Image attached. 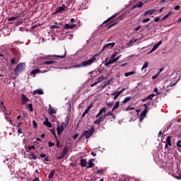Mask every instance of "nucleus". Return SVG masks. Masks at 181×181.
Segmentation results:
<instances>
[{
  "instance_id": "obj_1",
  "label": "nucleus",
  "mask_w": 181,
  "mask_h": 181,
  "mask_svg": "<svg viewBox=\"0 0 181 181\" xmlns=\"http://www.w3.org/2000/svg\"><path fill=\"white\" fill-rule=\"evenodd\" d=\"M106 111L107 107H103L99 110V112L96 115V118H98V117L99 118L94 122L95 125H100V124H101V122L105 119V117L108 116V114H105Z\"/></svg>"
},
{
  "instance_id": "obj_2",
  "label": "nucleus",
  "mask_w": 181,
  "mask_h": 181,
  "mask_svg": "<svg viewBox=\"0 0 181 181\" xmlns=\"http://www.w3.org/2000/svg\"><path fill=\"white\" fill-rule=\"evenodd\" d=\"M97 57H98V54H95L91 57L89 59L83 62L81 64H76L72 66L73 69L80 68V67H87V66H91L94 62L97 60Z\"/></svg>"
},
{
  "instance_id": "obj_3",
  "label": "nucleus",
  "mask_w": 181,
  "mask_h": 181,
  "mask_svg": "<svg viewBox=\"0 0 181 181\" xmlns=\"http://www.w3.org/2000/svg\"><path fill=\"white\" fill-rule=\"evenodd\" d=\"M118 54V52H115L111 55L110 59L108 60V58H107L105 60V65L110 66V64H114L115 62H118V60L121 59V55L117 56Z\"/></svg>"
},
{
  "instance_id": "obj_4",
  "label": "nucleus",
  "mask_w": 181,
  "mask_h": 181,
  "mask_svg": "<svg viewBox=\"0 0 181 181\" xmlns=\"http://www.w3.org/2000/svg\"><path fill=\"white\" fill-rule=\"evenodd\" d=\"M67 125H69V117H66L65 122H62L61 124V125L57 127V134L61 135L62 132H63V131H64V129H66Z\"/></svg>"
},
{
  "instance_id": "obj_5",
  "label": "nucleus",
  "mask_w": 181,
  "mask_h": 181,
  "mask_svg": "<svg viewBox=\"0 0 181 181\" xmlns=\"http://www.w3.org/2000/svg\"><path fill=\"white\" fill-rule=\"evenodd\" d=\"M115 16H117L116 15H113L111 18H110L107 21H105L103 23V25L105 23H108V29H110V28H112V26H115V25H117L118 21L112 20V19H114V18H115Z\"/></svg>"
},
{
  "instance_id": "obj_6",
  "label": "nucleus",
  "mask_w": 181,
  "mask_h": 181,
  "mask_svg": "<svg viewBox=\"0 0 181 181\" xmlns=\"http://www.w3.org/2000/svg\"><path fill=\"white\" fill-rule=\"evenodd\" d=\"M95 129L93 127H90V130H85L82 133V136H85L86 139H88L90 136H93V134H94Z\"/></svg>"
},
{
  "instance_id": "obj_7",
  "label": "nucleus",
  "mask_w": 181,
  "mask_h": 181,
  "mask_svg": "<svg viewBox=\"0 0 181 181\" xmlns=\"http://www.w3.org/2000/svg\"><path fill=\"white\" fill-rule=\"evenodd\" d=\"M115 46V42L106 44L101 49L100 53H103V52H104V50L107 49H112V47H114Z\"/></svg>"
},
{
  "instance_id": "obj_8",
  "label": "nucleus",
  "mask_w": 181,
  "mask_h": 181,
  "mask_svg": "<svg viewBox=\"0 0 181 181\" xmlns=\"http://www.w3.org/2000/svg\"><path fill=\"white\" fill-rule=\"evenodd\" d=\"M67 152H69V148L64 147L63 149L61 156L57 157V159H64L66 155H67Z\"/></svg>"
},
{
  "instance_id": "obj_9",
  "label": "nucleus",
  "mask_w": 181,
  "mask_h": 181,
  "mask_svg": "<svg viewBox=\"0 0 181 181\" xmlns=\"http://www.w3.org/2000/svg\"><path fill=\"white\" fill-rule=\"evenodd\" d=\"M53 57H59L60 59H64L66 57V52L63 55H48L45 57L46 60H52Z\"/></svg>"
},
{
  "instance_id": "obj_10",
  "label": "nucleus",
  "mask_w": 181,
  "mask_h": 181,
  "mask_svg": "<svg viewBox=\"0 0 181 181\" xmlns=\"http://www.w3.org/2000/svg\"><path fill=\"white\" fill-rule=\"evenodd\" d=\"M25 69L24 64H19L15 69V73H19V71H22V70Z\"/></svg>"
},
{
  "instance_id": "obj_11",
  "label": "nucleus",
  "mask_w": 181,
  "mask_h": 181,
  "mask_svg": "<svg viewBox=\"0 0 181 181\" xmlns=\"http://www.w3.org/2000/svg\"><path fill=\"white\" fill-rule=\"evenodd\" d=\"M146 114H148V110L144 109L140 115V122H142V121H144V118L146 117Z\"/></svg>"
},
{
  "instance_id": "obj_12",
  "label": "nucleus",
  "mask_w": 181,
  "mask_h": 181,
  "mask_svg": "<svg viewBox=\"0 0 181 181\" xmlns=\"http://www.w3.org/2000/svg\"><path fill=\"white\" fill-rule=\"evenodd\" d=\"M155 13V9H149L144 12L143 16H147V15H153Z\"/></svg>"
},
{
  "instance_id": "obj_13",
  "label": "nucleus",
  "mask_w": 181,
  "mask_h": 181,
  "mask_svg": "<svg viewBox=\"0 0 181 181\" xmlns=\"http://www.w3.org/2000/svg\"><path fill=\"white\" fill-rule=\"evenodd\" d=\"M94 159H90L88 162V165L86 166V169H90V168H94Z\"/></svg>"
},
{
  "instance_id": "obj_14",
  "label": "nucleus",
  "mask_w": 181,
  "mask_h": 181,
  "mask_svg": "<svg viewBox=\"0 0 181 181\" xmlns=\"http://www.w3.org/2000/svg\"><path fill=\"white\" fill-rule=\"evenodd\" d=\"M36 94H39V95H42L45 94V93L42 89H37L33 92V95H36Z\"/></svg>"
},
{
  "instance_id": "obj_15",
  "label": "nucleus",
  "mask_w": 181,
  "mask_h": 181,
  "mask_svg": "<svg viewBox=\"0 0 181 181\" xmlns=\"http://www.w3.org/2000/svg\"><path fill=\"white\" fill-rule=\"evenodd\" d=\"M64 9H66V6H64V4H63L62 6L57 8L54 13H59V12H63Z\"/></svg>"
},
{
  "instance_id": "obj_16",
  "label": "nucleus",
  "mask_w": 181,
  "mask_h": 181,
  "mask_svg": "<svg viewBox=\"0 0 181 181\" xmlns=\"http://www.w3.org/2000/svg\"><path fill=\"white\" fill-rule=\"evenodd\" d=\"M48 114L49 115H53V114H56V110L54 109H53V107H52V105H49Z\"/></svg>"
},
{
  "instance_id": "obj_17",
  "label": "nucleus",
  "mask_w": 181,
  "mask_h": 181,
  "mask_svg": "<svg viewBox=\"0 0 181 181\" xmlns=\"http://www.w3.org/2000/svg\"><path fill=\"white\" fill-rule=\"evenodd\" d=\"M21 100H22V104H23V105H25V104H26V103H28V101H29V98H28V97H26V96L25 95V94H23V95H21Z\"/></svg>"
},
{
  "instance_id": "obj_18",
  "label": "nucleus",
  "mask_w": 181,
  "mask_h": 181,
  "mask_svg": "<svg viewBox=\"0 0 181 181\" xmlns=\"http://www.w3.org/2000/svg\"><path fill=\"white\" fill-rule=\"evenodd\" d=\"M136 40H135V38L130 40V41L128 43H127V47H131V46H134V43H136Z\"/></svg>"
},
{
  "instance_id": "obj_19",
  "label": "nucleus",
  "mask_w": 181,
  "mask_h": 181,
  "mask_svg": "<svg viewBox=\"0 0 181 181\" xmlns=\"http://www.w3.org/2000/svg\"><path fill=\"white\" fill-rule=\"evenodd\" d=\"M74 28H77V25L76 24H65V29H74Z\"/></svg>"
},
{
  "instance_id": "obj_20",
  "label": "nucleus",
  "mask_w": 181,
  "mask_h": 181,
  "mask_svg": "<svg viewBox=\"0 0 181 181\" xmlns=\"http://www.w3.org/2000/svg\"><path fill=\"white\" fill-rule=\"evenodd\" d=\"M43 125H46L48 128H52V123L49 122V119L47 117L45 118V121L43 122Z\"/></svg>"
},
{
  "instance_id": "obj_21",
  "label": "nucleus",
  "mask_w": 181,
  "mask_h": 181,
  "mask_svg": "<svg viewBox=\"0 0 181 181\" xmlns=\"http://www.w3.org/2000/svg\"><path fill=\"white\" fill-rule=\"evenodd\" d=\"M144 5V3L142 1H139L137 4H136L134 6H133L132 9H135V8H142Z\"/></svg>"
},
{
  "instance_id": "obj_22",
  "label": "nucleus",
  "mask_w": 181,
  "mask_h": 181,
  "mask_svg": "<svg viewBox=\"0 0 181 181\" xmlns=\"http://www.w3.org/2000/svg\"><path fill=\"white\" fill-rule=\"evenodd\" d=\"M120 95L121 93H119V91H115L114 93H111V95H114V100H117Z\"/></svg>"
},
{
  "instance_id": "obj_23",
  "label": "nucleus",
  "mask_w": 181,
  "mask_h": 181,
  "mask_svg": "<svg viewBox=\"0 0 181 181\" xmlns=\"http://www.w3.org/2000/svg\"><path fill=\"white\" fill-rule=\"evenodd\" d=\"M166 141V144L165 145L168 146H172V141L170 140V136H167L165 139Z\"/></svg>"
},
{
  "instance_id": "obj_24",
  "label": "nucleus",
  "mask_w": 181,
  "mask_h": 181,
  "mask_svg": "<svg viewBox=\"0 0 181 181\" xmlns=\"http://www.w3.org/2000/svg\"><path fill=\"white\" fill-rule=\"evenodd\" d=\"M149 66V63L148 62H145L141 68V71H146V69H148V67Z\"/></svg>"
},
{
  "instance_id": "obj_25",
  "label": "nucleus",
  "mask_w": 181,
  "mask_h": 181,
  "mask_svg": "<svg viewBox=\"0 0 181 181\" xmlns=\"http://www.w3.org/2000/svg\"><path fill=\"white\" fill-rule=\"evenodd\" d=\"M80 165H81V166L86 168V166H87V160L86 159H81Z\"/></svg>"
},
{
  "instance_id": "obj_26",
  "label": "nucleus",
  "mask_w": 181,
  "mask_h": 181,
  "mask_svg": "<svg viewBox=\"0 0 181 181\" xmlns=\"http://www.w3.org/2000/svg\"><path fill=\"white\" fill-rule=\"evenodd\" d=\"M39 73H42V71H40V70H39V69H35L30 72V74H31V76H33V77H35V75Z\"/></svg>"
},
{
  "instance_id": "obj_27",
  "label": "nucleus",
  "mask_w": 181,
  "mask_h": 181,
  "mask_svg": "<svg viewBox=\"0 0 181 181\" xmlns=\"http://www.w3.org/2000/svg\"><path fill=\"white\" fill-rule=\"evenodd\" d=\"M55 173H56V170H52L50 171L49 175H48V178H49V179H53V177L54 176V174H55Z\"/></svg>"
},
{
  "instance_id": "obj_28",
  "label": "nucleus",
  "mask_w": 181,
  "mask_h": 181,
  "mask_svg": "<svg viewBox=\"0 0 181 181\" xmlns=\"http://www.w3.org/2000/svg\"><path fill=\"white\" fill-rule=\"evenodd\" d=\"M119 107V101H117L115 103V106L113 107L112 111L114 112V111H115V110L118 109Z\"/></svg>"
},
{
  "instance_id": "obj_29",
  "label": "nucleus",
  "mask_w": 181,
  "mask_h": 181,
  "mask_svg": "<svg viewBox=\"0 0 181 181\" xmlns=\"http://www.w3.org/2000/svg\"><path fill=\"white\" fill-rule=\"evenodd\" d=\"M160 45H162V41H159L158 43H156L153 47V50H156V49H158V47H159V46H160Z\"/></svg>"
},
{
  "instance_id": "obj_30",
  "label": "nucleus",
  "mask_w": 181,
  "mask_h": 181,
  "mask_svg": "<svg viewBox=\"0 0 181 181\" xmlns=\"http://www.w3.org/2000/svg\"><path fill=\"white\" fill-rule=\"evenodd\" d=\"M28 158L35 160H36V156L33 154V153H30L28 154Z\"/></svg>"
},
{
  "instance_id": "obj_31",
  "label": "nucleus",
  "mask_w": 181,
  "mask_h": 181,
  "mask_svg": "<svg viewBox=\"0 0 181 181\" xmlns=\"http://www.w3.org/2000/svg\"><path fill=\"white\" fill-rule=\"evenodd\" d=\"M134 74H135V71H130V72H126V73L124 74V76H125V77H129V76H132V75H134Z\"/></svg>"
},
{
  "instance_id": "obj_32",
  "label": "nucleus",
  "mask_w": 181,
  "mask_h": 181,
  "mask_svg": "<svg viewBox=\"0 0 181 181\" xmlns=\"http://www.w3.org/2000/svg\"><path fill=\"white\" fill-rule=\"evenodd\" d=\"M129 101H131V97H126L122 101V103L127 104V103H129Z\"/></svg>"
},
{
  "instance_id": "obj_33",
  "label": "nucleus",
  "mask_w": 181,
  "mask_h": 181,
  "mask_svg": "<svg viewBox=\"0 0 181 181\" xmlns=\"http://www.w3.org/2000/svg\"><path fill=\"white\" fill-rule=\"evenodd\" d=\"M170 15H172V12L170 11L168 14H166L161 18V21H165V19H168V18H169Z\"/></svg>"
},
{
  "instance_id": "obj_34",
  "label": "nucleus",
  "mask_w": 181,
  "mask_h": 181,
  "mask_svg": "<svg viewBox=\"0 0 181 181\" xmlns=\"http://www.w3.org/2000/svg\"><path fill=\"white\" fill-rule=\"evenodd\" d=\"M43 64H45V65H52V64H54V61H45L44 62Z\"/></svg>"
},
{
  "instance_id": "obj_35",
  "label": "nucleus",
  "mask_w": 181,
  "mask_h": 181,
  "mask_svg": "<svg viewBox=\"0 0 181 181\" xmlns=\"http://www.w3.org/2000/svg\"><path fill=\"white\" fill-rule=\"evenodd\" d=\"M55 139H56L57 147L62 148V146H60V141H59V139L57 137L55 138Z\"/></svg>"
},
{
  "instance_id": "obj_36",
  "label": "nucleus",
  "mask_w": 181,
  "mask_h": 181,
  "mask_svg": "<svg viewBox=\"0 0 181 181\" xmlns=\"http://www.w3.org/2000/svg\"><path fill=\"white\" fill-rule=\"evenodd\" d=\"M55 139H56L57 147L62 148V146H60V141H59V139L57 137L55 138Z\"/></svg>"
},
{
  "instance_id": "obj_37",
  "label": "nucleus",
  "mask_w": 181,
  "mask_h": 181,
  "mask_svg": "<svg viewBox=\"0 0 181 181\" xmlns=\"http://www.w3.org/2000/svg\"><path fill=\"white\" fill-rule=\"evenodd\" d=\"M32 149L35 150V149H36V147H35V146H29L28 150H27V152H30V151H32Z\"/></svg>"
},
{
  "instance_id": "obj_38",
  "label": "nucleus",
  "mask_w": 181,
  "mask_h": 181,
  "mask_svg": "<svg viewBox=\"0 0 181 181\" xmlns=\"http://www.w3.org/2000/svg\"><path fill=\"white\" fill-rule=\"evenodd\" d=\"M104 170H98L95 172L98 175H104Z\"/></svg>"
},
{
  "instance_id": "obj_39",
  "label": "nucleus",
  "mask_w": 181,
  "mask_h": 181,
  "mask_svg": "<svg viewBox=\"0 0 181 181\" xmlns=\"http://www.w3.org/2000/svg\"><path fill=\"white\" fill-rule=\"evenodd\" d=\"M103 80H104V76H102L98 78V81H96V83H98V84L99 83H101V81H103Z\"/></svg>"
},
{
  "instance_id": "obj_40",
  "label": "nucleus",
  "mask_w": 181,
  "mask_h": 181,
  "mask_svg": "<svg viewBox=\"0 0 181 181\" xmlns=\"http://www.w3.org/2000/svg\"><path fill=\"white\" fill-rule=\"evenodd\" d=\"M28 110H30V111L32 112L33 111V106L32 105V104H28L27 105Z\"/></svg>"
},
{
  "instance_id": "obj_41",
  "label": "nucleus",
  "mask_w": 181,
  "mask_h": 181,
  "mask_svg": "<svg viewBox=\"0 0 181 181\" xmlns=\"http://www.w3.org/2000/svg\"><path fill=\"white\" fill-rule=\"evenodd\" d=\"M16 19H18V17H10L8 18V22H11V21H16Z\"/></svg>"
},
{
  "instance_id": "obj_42",
  "label": "nucleus",
  "mask_w": 181,
  "mask_h": 181,
  "mask_svg": "<svg viewBox=\"0 0 181 181\" xmlns=\"http://www.w3.org/2000/svg\"><path fill=\"white\" fill-rule=\"evenodd\" d=\"M149 21H151V18H144V19L142 20V23H146L148 22H149Z\"/></svg>"
},
{
  "instance_id": "obj_43",
  "label": "nucleus",
  "mask_w": 181,
  "mask_h": 181,
  "mask_svg": "<svg viewBox=\"0 0 181 181\" xmlns=\"http://www.w3.org/2000/svg\"><path fill=\"white\" fill-rule=\"evenodd\" d=\"M155 97V94H151L147 97V100H153Z\"/></svg>"
},
{
  "instance_id": "obj_44",
  "label": "nucleus",
  "mask_w": 181,
  "mask_h": 181,
  "mask_svg": "<svg viewBox=\"0 0 181 181\" xmlns=\"http://www.w3.org/2000/svg\"><path fill=\"white\" fill-rule=\"evenodd\" d=\"M88 110L86 109V110L83 112V113L82 114V117L84 118L86 117V114H88Z\"/></svg>"
},
{
  "instance_id": "obj_45",
  "label": "nucleus",
  "mask_w": 181,
  "mask_h": 181,
  "mask_svg": "<svg viewBox=\"0 0 181 181\" xmlns=\"http://www.w3.org/2000/svg\"><path fill=\"white\" fill-rule=\"evenodd\" d=\"M49 29H51L52 30H54V29H59V26L58 25H52Z\"/></svg>"
},
{
  "instance_id": "obj_46",
  "label": "nucleus",
  "mask_w": 181,
  "mask_h": 181,
  "mask_svg": "<svg viewBox=\"0 0 181 181\" xmlns=\"http://www.w3.org/2000/svg\"><path fill=\"white\" fill-rule=\"evenodd\" d=\"M48 146H49V148H52V146H54V143L52 141L48 142Z\"/></svg>"
},
{
  "instance_id": "obj_47",
  "label": "nucleus",
  "mask_w": 181,
  "mask_h": 181,
  "mask_svg": "<svg viewBox=\"0 0 181 181\" xmlns=\"http://www.w3.org/2000/svg\"><path fill=\"white\" fill-rule=\"evenodd\" d=\"M33 128H37V123L36 121H33Z\"/></svg>"
},
{
  "instance_id": "obj_48",
  "label": "nucleus",
  "mask_w": 181,
  "mask_h": 181,
  "mask_svg": "<svg viewBox=\"0 0 181 181\" xmlns=\"http://www.w3.org/2000/svg\"><path fill=\"white\" fill-rule=\"evenodd\" d=\"M176 145L178 148H181V141H177Z\"/></svg>"
},
{
  "instance_id": "obj_49",
  "label": "nucleus",
  "mask_w": 181,
  "mask_h": 181,
  "mask_svg": "<svg viewBox=\"0 0 181 181\" xmlns=\"http://www.w3.org/2000/svg\"><path fill=\"white\" fill-rule=\"evenodd\" d=\"M131 110H135V107H132L131 106H128L127 108H126V111H129Z\"/></svg>"
},
{
  "instance_id": "obj_50",
  "label": "nucleus",
  "mask_w": 181,
  "mask_h": 181,
  "mask_svg": "<svg viewBox=\"0 0 181 181\" xmlns=\"http://www.w3.org/2000/svg\"><path fill=\"white\" fill-rule=\"evenodd\" d=\"M125 18V15H122L121 16H119V18H118V20L119 21H122L124 18Z\"/></svg>"
},
{
  "instance_id": "obj_51",
  "label": "nucleus",
  "mask_w": 181,
  "mask_h": 181,
  "mask_svg": "<svg viewBox=\"0 0 181 181\" xmlns=\"http://www.w3.org/2000/svg\"><path fill=\"white\" fill-rule=\"evenodd\" d=\"M158 76H159V73L157 74H156V75H153V76H152V79H153V80H155V78H158Z\"/></svg>"
},
{
  "instance_id": "obj_52",
  "label": "nucleus",
  "mask_w": 181,
  "mask_h": 181,
  "mask_svg": "<svg viewBox=\"0 0 181 181\" xmlns=\"http://www.w3.org/2000/svg\"><path fill=\"white\" fill-rule=\"evenodd\" d=\"M51 132H52V135L54 136V138H57V135H56V132L54 130H52Z\"/></svg>"
},
{
  "instance_id": "obj_53",
  "label": "nucleus",
  "mask_w": 181,
  "mask_h": 181,
  "mask_svg": "<svg viewBox=\"0 0 181 181\" xmlns=\"http://www.w3.org/2000/svg\"><path fill=\"white\" fill-rule=\"evenodd\" d=\"M141 26L139 25L138 27L134 28L135 32H138V30H139V29H141Z\"/></svg>"
},
{
  "instance_id": "obj_54",
  "label": "nucleus",
  "mask_w": 181,
  "mask_h": 181,
  "mask_svg": "<svg viewBox=\"0 0 181 181\" xmlns=\"http://www.w3.org/2000/svg\"><path fill=\"white\" fill-rule=\"evenodd\" d=\"M175 11H179L180 9V6H176L175 8H174Z\"/></svg>"
},
{
  "instance_id": "obj_55",
  "label": "nucleus",
  "mask_w": 181,
  "mask_h": 181,
  "mask_svg": "<svg viewBox=\"0 0 181 181\" xmlns=\"http://www.w3.org/2000/svg\"><path fill=\"white\" fill-rule=\"evenodd\" d=\"M158 21H160V18L159 17H156L154 18V22H158Z\"/></svg>"
},
{
  "instance_id": "obj_56",
  "label": "nucleus",
  "mask_w": 181,
  "mask_h": 181,
  "mask_svg": "<svg viewBox=\"0 0 181 181\" xmlns=\"http://www.w3.org/2000/svg\"><path fill=\"white\" fill-rule=\"evenodd\" d=\"M97 84H98V82L96 81V82L92 83V84L90 85V87H94V86H97Z\"/></svg>"
},
{
  "instance_id": "obj_57",
  "label": "nucleus",
  "mask_w": 181,
  "mask_h": 181,
  "mask_svg": "<svg viewBox=\"0 0 181 181\" xmlns=\"http://www.w3.org/2000/svg\"><path fill=\"white\" fill-rule=\"evenodd\" d=\"M106 105H107V107H112V103H106Z\"/></svg>"
},
{
  "instance_id": "obj_58",
  "label": "nucleus",
  "mask_w": 181,
  "mask_h": 181,
  "mask_svg": "<svg viewBox=\"0 0 181 181\" xmlns=\"http://www.w3.org/2000/svg\"><path fill=\"white\" fill-rule=\"evenodd\" d=\"M15 62H16L15 59H12L11 61V64H15Z\"/></svg>"
},
{
  "instance_id": "obj_59",
  "label": "nucleus",
  "mask_w": 181,
  "mask_h": 181,
  "mask_svg": "<svg viewBox=\"0 0 181 181\" xmlns=\"http://www.w3.org/2000/svg\"><path fill=\"white\" fill-rule=\"evenodd\" d=\"M158 88H155L154 93H156V94H159V93H158Z\"/></svg>"
},
{
  "instance_id": "obj_60",
  "label": "nucleus",
  "mask_w": 181,
  "mask_h": 181,
  "mask_svg": "<svg viewBox=\"0 0 181 181\" xmlns=\"http://www.w3.org/2000/svg\"><path fill=\"white\" fill-rule=\"evenodd\" d=\"M77 138H78V134H76L74 136V139H77Z\"/></svg>"
},
{
  "instance_id": "obj_61",
  "label": "nucleus",
  "mask_w": 181,
  "mask_h": 181,
  "mask_svg": "<svg viewBox=\"0 0 181 181\" xmlns=\"http://www.w3.org/2000/svg\"><path fill=\"white\" fill-rule=\"evenodd\" d=\"M124 91H125V88H123L120 91H119V93L122 94V93H124Z\"/></svg>"
},
{
  "instance_id": "obj_62",
  "label": "nucleus",
  "mask_w": 181,
  "mask_h": 181,
  "mask_svg": "<svg viewBox=\"0 0 181 181\" xmlns=\"http://www.w3.org/2000/svg\"><path fill=\"white\" fill-rule=\"evenodd\" d=\"M40 158H46V154H40Z\"/></svg>"
},
{
  "instance_id": "obj_63",
  "label": "nucleus",
  "mask_w": 181,
  "mask_h": 181,
  "mask_svg": "<svg viewBox=\"0 0 181 181\" xmlns=\"http://www.w3.org/2000/svg\"><path fill=\"white\" fill-rule=\"evenodd\" d=\"M18 134H22V129L18 128Z\"/></svg>"
},
{
  "instance_id": "obj_64",
  "label": "nucleus",
  "mask_w": 181,
  "mask_h": 181,
  "mask_svg": "<svg viewBox=\"0 0 181 181\" xmlns=\"http://www.w3.org/2000/svg\"><path fill=\"white\" fill-rule=\"evenodd\" d=\"M91 155L93 156H97V153H95V152H91Z\"/></svg>"
}]
</instances>
